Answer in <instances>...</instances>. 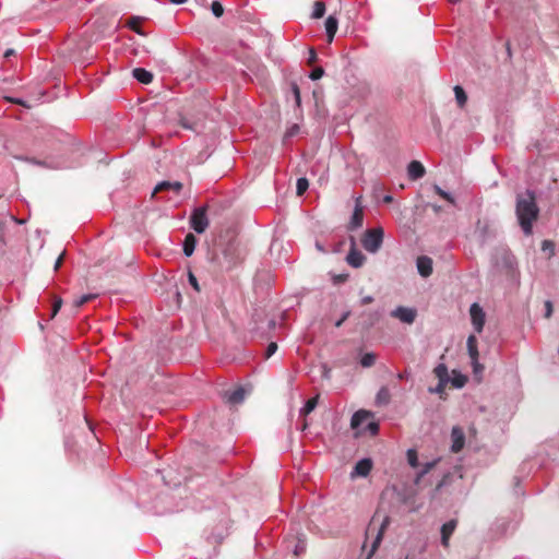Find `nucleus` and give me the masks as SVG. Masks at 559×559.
Listing matches in <instances>:
<instances>
[{"label": "nucleus", "mask_w": 559, "mask_h": 559, "mask_svg": "<svg viewBox=\"0 0 559 559\" xmlns=\"http://www.w3.org/2000/svg\"><path fill=\"white\" fill-rule=\"evenodd\" d=\"M515 215L524 235L531 236L533 234V225L539 217V207L534 191L526 190L525 192L518 193Z\"/></svg>", "instance_id": "obj_1"}, {"label": "nucleus", "mask_w": 559, "mask_h": 559, "mask_svg": "<svg viewBox=\"0 0 559 559\" xmlns=\"http://www.w3.org/2000/svg\"><path fill=\"white\" fill-rule=\"evenodd\" d=\"M221 253H214L212 260L222 269L230 270L243 260L240 246L231 239L226 243H219Z\"/></svg>", "instance_id": "obj_2"}, {"label": "nucleus", "mask_w": 559, "mask_h": 559, "mask_svg": "<svg viewBox=\"0 0 559 559\" xmlns=\"http://www.w3.org/2000/svg\"><path fill=\"white\" fill-rule=\"evenodd\" d=\"M389 523L390 519L388 516H384L381 521L378 520L377 515L371 519L366 530V543L369 539H372L371 549L367 559H369L380 546L384 531L386 530Z\"/></svg>", "instance_id": "obj_3"}, {"label": "nucleus", "mask_w": 559, "mask_h": 559, "mask_svg": "<svg viewBox=\"0 0 559 559\" xmlns=\"http://www.w3.org/2000/svg\"><path fill=\"white\" fill-rule=\"evenodd\" d=\"M383 237L384 231L381 227L367 229L361 237V245L366 251L376 253L382 246Z\"/></svg>", "instance_id": "obj_4"}, {"label": "nucleus", "mask_w": 559, "mask_h": 559, "mask_svg": "<svg viewBox=\"0 0 559 559\" xmlns=\"http://www.w3.org/2000/svg\"><path fill=\"white\" fill-rule=\"evenodd\" d=\"M190 223H191V227L198 234L204 233L209 226L206 209L205 207L195 209L191 215Z\"/></svg>", "instance_id": "obj_5"}, {"label": "nucleus", "mask_w": 559, "mask_h": 559, "mask_svg": "<svg viewBox=\"0 0 559 559\" xmlns=\"http://www.w3.org/2000/svg\"><path fill=\"white\" fill-rule=\"evenodd\" d=\"M391 316L403 323L412 324L417 317V311L414 308L400 306L391 312Z\"/></svg>", "instance_id": "obj_6"}, {"label": "nucleus", "mask_w": 559, "mask_h": 559, "mask_svg": "<svg viewBox=\"0 0 559 559\" xmlns=\"http://www.w3.org/2000/svg\"><path fill=\"white\" fill-rule=\"evenodd\" d=\"M471 320L477 333H480L485 324V312L478 304H473L469 309Z\"/></svg>", "instance_id": "obj_7"}, {"label": "nucleus", "mask_w": 559, "mask_h": 559, "mask_svg": "<svg viewBox=\"0 0 559 559\" xmlns=\"http://www.w3.org/2000/svg\"><path fill=\"white\" fill-rule=\"evenodd\" d=\"M451 451L453 453H459L465 444V433L463 429L459 426H454L451 431Z\"/></svg>", "instance_id": "obj_8"}, {"label": "nucleus", "mask_w": 559, "mask_h": 559, "mask_svg": "<svg viewBox=\"0 0 559 559\" xmlns=\"http://www.w3.org/2000/svg\"><path fill=\"white\" fill-rule=\"evenodd\" d=\"M364 222V211L360 204V198L356 200V205L348 225L349 230H355L362 226Z\"/></svg>", "instance_id": "obj_9"}, {"label": "nucleus", "mask_w": 559, "mask_h": 559, "mask_svg": "<svg viewBox=\"0 0 559 559\" xmlns=\"http://www.w3.org/2000/svg\"><path fill=\"white\" fill-rule=\"evenodd\" d=\"M457 526L456 520H450L441 526V544L444 548H448L450 545V537L454 533Z\"/></svg>", "instance_id": "obj_10"}, {"label": "nucleus", "mask_w": 559, "mask_h": 559, "mask_svg": "<svg viewBox=\"0 0 559 559\" xmlns=\"http://www.w3.org/2000/svg\"><path fill=\"white\" fill-rule=\"evenodd\" d=\"M418 273L423 277H428L432 274V259L427 255H420L416 261Z\"/></svg>", "instance_id": "obj_11"}, {"label": "nucleus", "mask_w": 559, "mask_h": 559, "mask_svg": "<svg viewBox=\"0 0 559 559\" xmlns=\"http://www.w3.org/2000/svg\"><path fill=\"white\" fill-rule=\"evenodd\" d=\"M366 257L355 248V242L347 254L346 261L353 267H360L365 263Z\"/></svg>", "instance_id": "obj_12"}, {"label": "nucleus", "mask_w": 559, "mask_h": 559, "mask_svg": "<svg viewBox=\"0 0 559 559\" xmlns=\"http://www.w3.org/2000/svg\"><path fill=\"white\" fill-rule=\"evenodd\" d=\"M371 417H372L371 412H368L365 409H359L353 415L352 420H350V426L353 429H357Z\"/></svg>", "instance_id": "obj_13"}, {"label": "nucleus", "mask_w": 559, "mask_h": 559, "mask_svg": "<svg viewBox=\"0 0 559 559\" xmlns=\"http://www.w3.org/2000/svg\"><path fill=\"white\" fill-rule=\"evenodd\" d=\"M408 176L411 179L416 180L425 175V167L418 160H412L407 167Z\"/></svg>", "instance_id": "obj_14"}, {"label": "nucleus", "mask_w": 559, "mask_h": 559, "mask_svg": "<svg viewBox=\"0 0 559 559\" xmlns=\"http://www.w3.org/2000/svg\"><path fill=\"white\" fill-rule=\"evenodd\" d=\"M371 468H372L371 460L362 459L356 463L353 474L366 477L367 475H369Z\"/></svg>", "instance_id": "obj_15"}, {"label": "nucleus", "mask_w": 559, "mask_h": 559, "mask_svg": "<svg viewBox=\"0 0 559 559\" xmlns=\"http://www.w3.org/2000/svg\"><path fill=\"white\" fill-rule=\"evenodd\" d=\"M182 189V183L179 181H162L159 182L153 193L152 197H154L157 192L167 191V190H174L175 192H179Z\"/></svg>", "instance_id": "obj_16"}, {"label": "nucleus", "mask_w": 559, "mask_h": 559, "mask_svg": "<svg viewBox=\"0 0 559 559\" xmlns=\"http://www.w3.org/2000/svg\"><path fill=\"white\" fill-rule=\"evenodd\" d=\"M324 25H325V32H326V36H328V41L332 43L333 38H334V36H335L336 32H337L338 21L333 15H330L325 20V24Z\"/></svg>", "instance_id": "obj_17"}, {"label": "nucleus", "mask_w": 559, "mask_h": 559, "mask_svg": "<svg viewBox=\"0 0 559 559\" xmlns=\"http://www.w3.org/2000/svg\"><path fill=\"white\" fill-rule=\"evenodd\" d=\"M439 461H440V459H437V460H433V461H430V462H426V463H424L421 465L419 464L420 469L416 474L415 484L418 485L420 483L421 478L426 474H428L431 469H433Z\"/></svg>", "instance_id": "obj_18"}, {"label": "nucleus", "mask_w": 559, "mask_h": 559, "mask_svg": "<svg viewBox=\"0 0 559 559\" xmlns=\"http://www.w3.org/2000/svg\"><path fill=\"white\" fill-rule=\"evenodd\" d=\"M245 395H246L245 389L237 388L233 392L227 393L226 399H227L228 403L236 405V404H240L245 400Z\"/></svg>", "instance_id": "obj_19"}, {"label": "nucleus", "mask_w": 559, "mask_h": 559, "mask_svg": "<svg viewBox=\"0 0 559 559\" xmlns=\"http://www.w3.org/2000/svg\"><path fill=\"white\" fill-rule=\"evenodd\" d=\"M133 76L143 84H150L153 81V74L143 68H135Z\"/></svg>", "instance_id": "obj_20"}, {"label": "nucleus", "mask_w": 559, "mask_h": 559, "mask_svg": "<svg viewBox=\"0 0 559 559\" xmlns=\"http://www.w3.org/2000/svg\"><path fill=\"white\" fill-rule=\"evenodd\" d=\"M197 245V238L193 234H188L183 241V253L187 257L192 255Z\"/></svg>", "instance_id": "obj_21"}, {"label": "nucleus", "mask_w": 559, "mask_h": 559, "mask_svg": "<svg viewBox=\"0 0 559 559\" xmlns=\"http://www.w3.org/2000/svg\"><path fill=\"white\" fill-rule=\"evenodd\" d=\"M467 349L471 360H477L479 353L477 348V338L475 335H469L467 338Z\"/></svg>", "instance_id": "obj_22"}, {"label": "nucleus", "mask_w": 559, "mask_h": 559, "mask_svg": "<svg viewBox=\"0 0 559 559\" xmlns=\"http://www.w3.org/2000/svg\"><path fill=\"white\" fill-rule=\"evenodd\" d=\"M453 91H454L455 99H456L459 107L463 108L467 102V95H466L465 91L460 85L454 86Z\"/></svg>", "instance_id": "obj_23"}, {"label": "nucleus", "mask_w": 559, "mask_h": 559, "mask_svg": "<svg viewBox=\"0 0 559 559\" xmlns=\"http://www.w3.org/2000/svg\"><path fill=\"white\" fill-rule=\"evenodd\" d=\"M318 401H319V395L309 399L306 402L305 406L301 408L300 414L302 416H307L308 414H310L317 407Z\"/></svg>", "instance_id": "obj_24"}, {"label": "nucleus", "mask_w": 559, "mask_h": 559, "mask_svg": "<svg viewBox=\"0 0 559 559\" xmlns=\"http://www.w3.org/2000/svg\"><path fill=\"white\" fill-rule=\"evenodd\" d=\"M391 394L388 388L383 386L377 394V403L379 405H386L390 402Z\"/></svg>", "instance_id": "obj_25"}, {"label": "nucleus", "mask_w": 559, "mask_h": 559, "mask_svg": "<svg viewBox=\"0 0 559 559\" xmlns=\"http://www.w3.org/2000/svg\"><path fill=\"white\" fill-rule=\"evenodd\" d=\"M407 463L413 468L419 467L418 453L415 449H408L406 452Z\"/></svg>", "instance_id": "obj_26"}, {"label": "nucleus", "mask_w": 559, "mask_h": 559, "mask_svg": "<svg viewBox=\"0 0 559 559\" xmlns=\"http://www.w3.org/2000/svg\"><path fill=\"white\" fill-rule=\"evenodd\" d=\"M435 374L436 377L439 379V381L441 382H448V369L447 367L441 364V365H438L436 368H435Z\"/></svg>", "instance_id": "obj_27"}, {"label": "nucleus", "mask_w": 559, "mask_h": 559, "mask_svg": "<svg viewBox=\"0 0 559 559\" xmlns=\"http://www.w3.org/2000/svg\"><path fill=\"white\" fill-rule=\"evenodd\" d=\"M97 296H98L97 294L83 295L80 298L74 300L73 306L78 309V308L82 307L83 305H85L86 302L94 300L95 298H97Z\"/></svg>", "instance_id": "obj_28"}, {"label": "nucleus", "mask_w": 559, "mask_h": 559, "mask_svg": "<svg viewBox=\"0 0 559 559\" xmlns=\"http://www.w3.org/2000/svg\"><path fill=\"white\" fill-rule=\"evenodd\" d=\"M376 355L373 353L365 354L360 359V365L365 368L372 367L376 364Z\"/></svg>", "instance_id": "obj_29"}, {"label": "nucleus", "mask_w": 559, "mask_h": 559, "mask_svg": "<svg viewBox=\"0 0 559 559\" xmlns=\"http://www.w3.org/2000/svg\"><path fill=\"white\" fill-rule=\"evenodd\" d=\"M309 188V181L307 178L302 177L297 180L296 183V193L297 195H302L307 189Z\"/></svg>", "instance_id": "obj_30"}, {"label": "nucleus", "mask_w": 559, "mask_h": 559, "mask_svg": "<svg viewBox=\"0 0 559 559\" xmlns=\"http://www.w3.org/2000/svg\"><path fill=\"white\" fill-rule=\"evenodd\" d=\"M324 12H325V4L321 1H317L314 3V8H313V12H312V17L313 19H321L323 15H324Z\"/></svg>", "instance_id": "obj_31"}, {"label": "nucleus", "mask_w": 559, "mask_h": 559, "mask_svg": "<svg viewBox=\"0 0 559 559\" xmlns=\"http://www.w3.org/2000/svg\"><path fill=\"white\" fill-rule=\"evenodd\" d=\"M433 190H435V192H436L439 197H441L442 199H444V200H445V201H448L449 203H451V204H455V200H454V198H453L450 193H448L447 191L442 190L439 186L435 185V186H433Z\"/></svg>", "instance_id": "obj_32"}, {"label": "nucleus", "mask_w": 559, "mask_h": 559, "mask_svg": "<svg viewBox=\"0 0 559 559\" xmlns=\"http://www.w3.org/2000/svg\"><path fill=\"white\" fill-rule=\"evenodd\" d=\"M433 190H435V192H436L439 197H441L442 199H444V200H445V201H448L449 203H451V204H455V200H454V198H453L450 193H448L447 191L442 190L439 186L435 185V186H433Z\"/></svg>", "instance_id": "obj_33"}, {"label": "nucleus", "mask_w": 559, "mask_h": 559, "mask_svg": "<svg viewBox=\"0 0 559 559\" xmlns=\"http://www.w3.org/2000/svg\"><path fill=\"white\" fill-rule=\"evenodd\" d=\"M211 10L216 17H221L224 14V8L219 1H213Z\"/></svg>", "instance_id": "obj_34"}, {"label": "nucleus", "mask_w": 559, "mask_h": 559, "mask_svg": "<svg viewBox=\"0 0 559 559\" xmlns=\"http://www.w3.org/2000/svg\"><path fill=\"white\" fill-rule=\"evenodd\" d=\"M62 307V299L60 297H53L51 318H53Z\"/></svg>", "instance_id": "obj_35"}, {"label": "nucleus", "mask_w": 559, "mask_h": 559, "mask_svg": "<svg viewBox=\"0 0 559 559\" xmlns=\"http://www.w3.org/2000/svg\"><path fill=\"white\" fill-rule=\"evenodd\" d=\"M188 280H189L190 285L193 287V289L199 293L201 290L199 282L197 280L195 275L191 271H189V273H188Z\"/></svg>", "instance_id": "obj_36"}, {"label": "nucleus", "mask_w": 559, "mask_h": 559, "mask_svg": "<svg viewBox=\"0 0 559 559\" xmlns=\"http://www.w3.org/2000/svg\"><path fill=\"white\" fill-rule=\"evenodd\" d=\"M323 74H324L323 68L317 67L312 70L309 78L314 81V80L321 79L323 76Z\"/></svg>", "instance_id": "obj_37"}, {"label": "nucleus", "mask_w": 559, "mask_h": 559, "mask_svg": "<svg viewBox=\"0 0 559 559\" xmlns=\"http://www.w3.org/2000/svg\"><path fill=\"white\" fill-rule=\"evenodd\" d=\"M276 350H277V344L275 342H271L267 345V348L265 350V357L270 358Z\"/></svg>", "instance_id": "obj_38"}, {"label": "nucleus", "mask_w": 559, "mask_h": 559, "mask_svg": "<svg viewBox=\"0 0 559 559\" xmlns=\"http://www.w3.org/2000/svg\"><path fill=\"white\" fill-rule=\"evenodd\" d=\"M366 430H368L372 436L377 435L379 431L378 423H376V421L368 423Z\"/></svg>", "instance_id": "obj_39"}, {"label": "nucleus", "mask_w": 559, "mask_h": 559, "mask_svg": "<svg viewBox=\"0 0 559 559\" xmlns=\"http://www.w3.org/2000/svg\"><path fill=\"white\" fill-rule=\"evenodd\" d=\"M292 90H293V93H294V96H295L296 105L300 106L301 99H300V91H299L298 85L294 83L293 86H292Z\"/></svg>", "instance_id": "obj_40"}, {"label": "nucleus", "mask_w": 559, "mask_h": 559, "mask_svg": "<svg viewBox=\"0 0 559 559\" xmlns=\"http://www.w3.org/2000/svg\"><path fill=\"white\" fill-rule=\"evenodd\" d=\"M545 318L549 319L554 311L552 302L550 300L545 301Z\"/></svg>", "instance_id": "obj_41"}, {"label": "nucleus", "mask_w": 559, "mask_h": 559, "mask_svg": "<svg viewBox=\"0 0 559 559\" xmlns=\"http://www.w3.org/2000/svg\"><path fill=\"white\" fill-rule=\"evenodd\" d=\"M465 382H466V379H465V377H463V376H459V377H456V378H454V379L452 380V384H453L455 388H462V386L465 384Z\"/></svg>", "instance_id": "obj_42"}, {"label": "nucleus", "mask_w": 559, "mask_h": 559, "mask_svg": "<svg viewBox=\"0 0 559 559\" xmlns=\"http://www.w3.org/2000/svg\"><path fill=\"white\" fill-rule=\"evenodd\" d=\"M472 366L475 374L481 373L484 370V366L478 362V359L472 360Z\"/></svg>", "instance_id": "obj_43"}, {"label": "nucleus", "mask_w": 559, "mask_h": 559, "mask_svg": "<svg viewBox=\"0 0 559 559\" xmlns=\"http://www.w3.org/2000/svg\"><path fill=\"white\" fill-rule=\"evenodd\" d=\"M542 249L545 251V250H550V253L554 254V242L550 241V240H544L543 243H542Z\"/></svg>", "instance_id": "obj_44"}, {"label": "nucleus", "mask_w": 559, "mask_h": 559, "mask_svg": "<svg viewBox=\"0 0 559 559\" xmlns=\"http://www.w3.org/2000/svg\"><path fill=\"white\" fill-rule=\"evenodd\" d=\"M447 382L439 381L438 385L435 389H430L429 391L432 393H443L444 386Z\"/></svg>", "instance_id": "obj_45"}, {"label": "nucleus", "mask_w": 559, "mask_h": 559, "mask_svg": "<svg viewBox=\"0 0 559 559\" xmlns=\"http://www.w3.org/2000/svg\"><path fill=\"white\" fill-rule=\"evenodd\" d=\"M64 255L66 253L62 252L59 258L56 260V263H55V271H58L59 267L62 265V262H63V259H64Z\"/></svg>", "instance_id": "obj_46"}, {"label": "nucleus", "mask_w": 559, "mask_h": 559, "mask_svg": "<svg viewBox=\"0 0 559 559\" xmlns=\"http://www.w3.org/2000/svg\"><path fill=\"white\" fill-rule=\"evenodd\" d=\"M131 29L135 31L136 33H140V28L138 26V21L134 19L128 23Z\"/></svg>", "instance_id": "obj_47"}, {"label": "nucleus", "mask_w": 559, "mask_h": 559, "mask_svg": "<svg viewBox=\"0 0 559 559\" xmlns=\"http://www.w3.org/2000/svg\"><path fill=\"white\" fill-rule=\"evenodd\" d=\"M316 60H317V53H316L314 49H310V56L308 59V63L312 64Z\"/></svg>", "instance_id": "obj_48"}, {"label": "nucleus", "mask_w": 559, "mask_h": 559, "mask_svg": "<svg viewBox=\"0 0 559 559\" xmlns=\"http://www.w3.org/2000/svg\"><path fill=\"white\" fill-rule=\"evenodd\" d=\"M372 301H373V298L371 296H366L361 299L362 305H368V304H371Z\"/></svg>", "instance_id": "obj_49"}, {"label": "nucleus", "mask_w": 559, "mask_h": 559, "mask_svg": "<svg viewBox=\"0 0 559 559\" xmlns=\"http://www.w3.org/2000/svg\"><path fill=\"white\" fill-rule=\"evenodd\" d=\"M14 55H15V50L10 48V49L5 50L4 58H9V57L14 56Z\"/></svg>", "instance_id": "obj_50"}, {"label": "nucleus", "mask_w": 559, "mask_h": 559, "mask_svg": "<svg viewBox=\"0 0 559 559\" xmlns=\"http://www.w3.org/2000/svg\"><path fill=\"white\" fill-rule=\"evenodd\" d=\"M431 207H432V210H433V212H435V213H439V212H441V206H440V205L432 204V205H431Z\"/></svg>", "instance_id": "obj_51"}, {"label": "nucleus", "mask_w": 559, "mask_h": 559, "mask_svg": "<svg viewBox=\"0 0 559 559\" xmlns=\"http://www.w3.org/2000/svg\"><path fill=\"white\" fill-rule=\"evenodd\" d=\"M347 316H348V314H345L341 320H338V321L336 322V324H335V325H336L337 328H340V326L343 324V322L346 320Z\"/></svg>", "instance_id": "obj_52"}, {"label": "nucleus", "mask_w": 559, "mask_h": 559, "mask_svg": "<svg viewBox=\"0 0 559 559\" xmlns=\"http://www.w3.org/2000/svg\"><path fill=\"white\" fill-rule=\"evenodd\" d=\"M406 377H407V372H406V371L397 374V378H399L400 380H403V379H405Z\"/></svg>", "instance_id": "obj_53"}, {"label": "nucleus", "mask_w": 559, "mask_h": 559, "mask_svg": "<svg viewBox=\"0 0 559 559\" xmlns=\"http://www.w3.org/2000/svg\"><path fill=\"white\" fill-rule=\"evenodd\" d=\"M169 1L174 4H181V3L186 2L187 0H169Z\"/></svg>", "instance_id": "obj_54"}, {"label": "nucleus", "mask_w": 559, "mask_h": 559, "mask_svg": "<svg viewBox=\"0 0 559 559\" xmlns=\"http://www.w3.org/2000/svg\"><path fill=\"white\" fill-rule=\"evenodd\" d=\"M391 201H392V197H390V195L384 197V202L389 203Z\"/></svg>", "instance_id": "obj_55"}]
</instances>
